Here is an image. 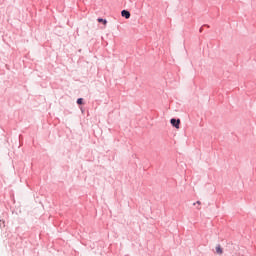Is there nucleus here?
<instances>
[{"mask_svg": "<svg viewBox=\"0 0 256 256\" xmlns=\"http://www.w3.org/2000/svg\"><path fill=\"white\" fill-rule=\"evenodd\" d=\"M170 123L173 127H175L176 129H179V125H181V120L180 119L176 120L175 118H172L170 120Z\"/></svg>", "mask_w": 256, "mask_h": 256, "instance_id": "1", "label": "nucleus"}, {"mask_svg": "<svg viewBox=\"0 0 256 256\" xmlns=\"http://www.w3.org/2000/svg\"><path fill=\"white\" fill-rule=\"evenodd\" d=\"M122 17H125V19H129L131 17V13L127 10H123L121 12Z\"/></svg>", "mask_w": 256, "mask_h": 256, "instance_id": "2", "label": "nucleus"}, {"mask_svg": "<svg viewBox=\"0 0 256 256\" xmlns=\"http://www.w3.org/2000/svg\"><path fill=\"white\" fill-rule=\"evenodd\" d=\"M216 253L217 255H223V248L219 244L216 246Z\"/></svg>", "mask_w": 256, "mask_h": 256, "instance_id": "3", "label": "nucleus"}, {"mask_svg": "<svg viewBox=\"0 0 256 256\" xmlns=\"http://www.w3.org/2000/svg\"><path fill=\"white\" fill-rule=\"evenodd\" d=\"M98 23H103L104 25H107V20H104L103 18H98Z\"/></svg>", "mask_w": 256, "mask_h": 256, "instance_id": "4", "label": "nucleus"}, {"mask_svg": "<svg viewBox=\"0 0 256 256\" xmlns=\"http://www.w3.org/2000/svg\"><path fill=\"white\" fill-rule=\"evenodd\" d=\"M77 104H78V105H83V98H79V99L77 100Z\"/></svg>", "mask_w": 256, "mask_h": 256, "instance_id": "5", "label": "nucleus"}, {"mask_svg": "<svg viewBox=\"0 0 256 256\" xmlns=\"http://www.w3.org/2000/svg\"><path fill=\"white\" fill-rule=\"evenodd\" d=\"M196 203H197V205H201V201H197Z\"/></svg>", "mask_w": 256, "mask_h": 256, "instance_id": "6", "label": "nucleus"}]
</instances>
